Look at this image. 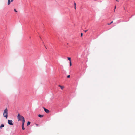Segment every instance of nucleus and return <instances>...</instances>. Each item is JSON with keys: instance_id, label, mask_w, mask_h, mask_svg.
Instances as JSON below:
<instances>
[{"instance_id": "obj_3", "label": "nucleus", "mask_w": 135, "mask_h": 135, "mask_svg": "<svg viewBox=\"0 0 135 135\" xmlns=\"http://www.w3.org/2000/svg\"><path fill=\"white\" fill-rule=\"evenodd\" d=\"M8 123L10 125H13V121L12 120H8Z\"/></svg>"}, {"instance_id": "obj_23", "label": "nucleus", "mask_w": 135, "mask_h": 135, "mask_svg": "<svg viewBox=\"0 0 135 135\" xmlns=\"http://www.w3.org/2000/svg\"><path fill=\"white\" fill-rule=\"evenodd\" d=\"M75 9H76V7H75Z\"/></svg>"}, {"instance_id": "obj_8", "label": "nucleus", "mask_w": 135, "mask_h": 135, "mask_svg": "<svg viewBox=\"0 0 135 135\" xmlns=\"http://www.w3.org/2000/svg\"><path fill=\"white\" fill-rule=\"evenodd\" d=\"M43 115H41V114H39L38 115V116L40 117H42L43 116Z\"/></svg>"}, {"instance_id": "obj_15", "label": "nucleus", "mask_w": 135, "mask_h": 135, "mask_svg": "<svg viewBox=\"0 0 135 135\" xmlns=\"http://www.w3.org/2000/svg\"><path fill=\"white\" fill-rule=\"evenodd\" d=\"M76 3L75 2H74V6L75 7H76Z\"/></svg>"}, {"instance_id": "obj_11", "label": "nucleus", "mask_w": 135, "mask_h": 135, "mask_svg": "<svg viewBox=\"0 0 135 135\" xmlns=\"http://www.w3.org/2000/svg\"><path fill=\"white\" fill-rule=\"evenodd\" d=\"M24 126H22V129L23 130L25 129V128L24 127Z\"/></svg>"}, {"instance_id": "obj_20", "label": "nucleus", "mask_w": 135, "mask_h": 135, "mask_svg": "<svg viewBox=\"0 0 135 135\" xmlns=\"http://www.w3.org/2000/svg\"><path fill=\"white\" fill-rule=\"evenodd\" d=\"M13 1V0H11V1H11V2H12Z\"/></svg>"}, {"instance_id": "obj_22", "label": "nucleus", "mask_w": 135, "mask_h": 135, "mask_svg": "<svg viewBox=\"0 0 135 135\" xmlns=\"http://www.w3.org/2000/svg\"><path fill=\"white\" fill-rule=\"evenodd\" d=\"M116 1H117V2H118V1H118V0H116Z\"/></svg>"}, {"instance_id": "obj_16", "label": "nucleus", "mask_w": 135, "mask_h": 135, "mask_svg": "<svg viewBox=\"0 0 135 135\" xmlns=\"http://www.w3.org/2000/svg\"><path fill=\"white\" fill-rule=\"evenodd\" d=\"M14 11L16 12H17V11H16V10L15 9H14Z\"/></svg>"}, {"instance_id": "obj_2", "label": "nucleus", "mask_w": 135, "mask_h": 135, "mask_svg": "<svg viewBox=\"0 0 135 135\" xmlns=\"http://www.w3.org/2000/svg\"><path fill=\"white\" fill-rule=\"evenodd\" d=\"M18 121L22 120L24 119V117L20 115L19 114H18L17 116Z\"/></svg>"}, {"instance_id": "obj_4", "label": "nucleus", "mask_w": 135, "mask_h": 135, "mask_svg": "<svg viewBox=\"0 0 135 135\" xmlns=\"http://www.w3.org/2000/svg\"><path fill=\"white\" fill-rule=\"evenodd\" d=\"M43 108L44 109L46 113H48L49 112V110L45 108L44 107H43Z\"/></svg>"}, {"instance_id": "obj_7", "label": "nucleus", "mask_w": 135, "mask_h": 135, "mask_svg": "<svg viewBox=\"0 0 135 135\" xmlns=\"http://www.w3.org/2000/svg\"><path fill=\"white\" fill-rule=\"evenodd\" d=\"M59 87H60L61 89H63V88H64V87L62 86H61L60 85H59Z\"/></svg>"}, {"instance_id": "obj_19", "label": "nucleus", "mask_w": 135, "mask_h": 135, "mask_svg": "<svg viewBox=\"0 0 135 135\" xmlns=\"http://www.w3.org/2000/svg\"><path fill=\"white\" fill-rule=\"evenodd\" d=\"M83 33H81V37H82L83 36Z\"/></svg>"}, {"instance_id": "obj_1", "label": "nucleus", "mask_w": 135, "mask_h": 135, "mask_svg": "<svg viewBox=\"0 0 135 135\" xmlns=\"http://www.w3.org/2000/svg\"><path fill=\"white\" fill-rule=\"evenodd\" d=\"M3 115L4 117H5L7 118L8 117V112L7 108H6L4 110L3 113Z\"/></svg>"}, {"instance_id": "obj_13", "label": "nucleus", "mask_w": 135, "mask_h": 135, "mask_svg": "<svg viewBox=\"0 0 135 135\" xmlns=\"http://www.w3.org/2000/svg\"><path fill=\"white\" fill-rule=\"evenodd\" d=\"M68 59L70 61H71V58L70 57H68Z\"/></svg>"}, {"instance_id": "obj_17", "label": "nucleus", "mask_w": 135, "mask_h": 135, "mask_svg": "<svg viewBox=\"0 0 135 135\" xmlns=\"http://www.w3.org/2000/svg\"><path fill=\"white\" fill-rule=\"evenodd\" d=\"M70 77V75H69L68 76H67V77L68 78H69Z\"/></svg>"}, {"instance_id": "obj_18", "label": "nucleus", "mask_w": 135, "mask_h": 135, "mask_svg": "<svg viewBox=\"0 0 135 135\" xmlns=\"http://www.w3.org/2000/svg\"><path fill=\"white\" fill-rule=\"evenodd\" d=\"M116 6H115V7H114V12H115V9H116Z\"/></svg>"}, {"instance_id": "obj_6", "label": "nucleus", "mask_w": 135, "mask_h": 135, "mask_svg": "<svg viewBox=\"0 0 135 135\" xmlns=\"http://www.w3.org/2000/svg\"><path fill=\"white\" fill-rule=\"evenodd\" d=\"M4 125L3 124H2L1 126H0V128L1 129H2V127H4Z\"/></svg>"}, {"instance_id": "obj_10", "label": "nucleus", "mask_w": 135, "mask_h": 135, "mask_svg": "<svg viewBox=\"0 0 135 135\" xmlns=\"http://www.w3.org/2000/svg\"><path fill=\"white\" fill-rule=\"evenodd\" d=\"M30 123H31V122H30L28 121L27 123V126H28L29 125H30Z\"/></svg>"}, {"instance_id": "obj_14", "label": "nucleus", "mask_w": 135, "mask_h": 135, "mask_svg": "<svg viewBox=\"0 0 135 135\" xmlns=\"http://www.w3.org/2000/svg\"><path fill=\"white\" fill-rule=\"evenodd\" d=\"M71 65H72V64H71V61H70V66H71Z\"/></svg>"}, {"instance_id": "obj_9", "label": "nucleus", "mask_w": 135, "mask_h": 135, "mask_svg": "<svg viewBox=\"0 0 135 135\" xmlns=\"http://www.w3.org/2000/svg\"><path fill=\"white\" fill-rule=\"evenodd\" d=\"M11 1L10 0H8V5H9Z\"/></svg>"}, {"instance_id": "obj_21", "label": "nucleus", "mask_w": 135, "mask_h": 135, "mask_svg": "<svg viewBox=\"0 0 135 135\" xmlns=\"http://www.w3.org/2000/svg\"><path fill=\"white\" fill-rule=\"evenodd\" d=\"M87 31V30H85V32Z\"/></svg>"}, {"instance_id": "obj_5", "label": "nucleus", "mask_w": 135, "mask_h": 135, "mask_svg": "<svg viewBox=\"0 0 135 135\" xmlns=\"http://www.w3.org/2000/svg\"><path fill=\"white\" fill-rule=\"evenodd\" d=\"M25 122V120L24 119H23L22 120V126H24V124Z\"/></svg>"}, {"instance_id": "obj_12", "label": "nucleus", "mask_w": 135, "mask_h": 135, "mask_svg": "<svg viewBox=\"0 0 135 135\" xmlns=\"http://www.w3.org/2000/svg\"><path fill=\"white\" fill-rule=\"evenodd\" d=\"M113 22V21H112L110 23H108V25H110Z\"/></svg>"}]
</instances>
